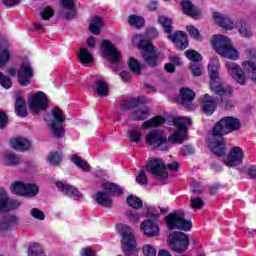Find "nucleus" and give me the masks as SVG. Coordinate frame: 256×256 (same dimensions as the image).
<instances>
[{"label":"nucleus","instance_id":"obj_53","mask_svg":"<svg viewBox=\"0 0 256 256\" xmlns=\"http://www.w3.org/2000/svg\"><path fill=\"white\" fill-rule=\"evenodd\" d=\"M0 85L4 87V89H11L13 86V81L6 75H3V72H0Z\"/></svg>","mask_w":256,"mask_h":256},{"label":"nucleus","instance_id":"obj_12","mask_svg":"<svg viewBox=\"0 0 256 256\" xmlns=\"http://www.w3.org/2000/svg\"><path fill=\"white\" fill-rule=\"evenodd\" d=\"M102 51L112 65H119L121 63V53L111 41H102Z\"/></svg>","mask_w":256,"mask_h":256},{"label":"nucleus","instance_id":"obj_26","mask_svg":"<svg viewBox=\"0 0 256 256\" xmlns=\"http://www.w3.org/2000/svg\"><path fill=\"white\" fill-rule=\"evenodd\" d=\"M145 103H148V100L145 98V96H139L130 100H124L120 104V109L121 111H127V109H135V107H139V105H145Z\"/></svg>","mask_w":256,"mask_h":256},{"label":"nucleus","instance_id":"obj_43","mask_svg":"<svg viewBox=\"0 0 256 256\" xmlns=\"http://www.w3.org/2000/svg\"><path fill=\"white\" fill-rule=\"evenodd\" d=\"M158 22L162 27H164L165 33H171L173 31V21L171 18H168L166 16H160L158 18Z\"/></svg>","mask_w":256,"mask_h":256},{"label":"nucleus","instance_id":"obj_49","mask_svg":"<svg viewBox=\"0 0 256 256\" xmlns=\"http://www.w3.org/2000/svg\"><path fill=\"white\" fill-rule=\"evenodd\" d=\"M130 141L134 143H139L141 141L142 133L139 129H133L128 132Z\"/></svg>","mask_w":256,"mask_h":256},{"label":"nucleus","instance_id":"obj_29","mask_svg":"<svg viewBox=\"0 0 256 256\" xmlns=\"http://www.w3.org/2000/svg\"><path fill=\"white\" fill-rule=\"evenodd\" d=\"M94 200L96 201V203H98V205H101V207H113V200L105 191H98L94 195Z\"/></svg>","mask_w":256,"mask_h":256},{"label":"nucleus","instance_id":"obj_58","mask_svg":"<svg viewBox=\"0 0 256 256\" xmlns=\"http://www.w3.org/2000/svg\"><path fill=\"white\" fill-rule=\"evenodd\" d=\"M136 182L139 185H147L149 181L147 180V175L145 174V171H141L140 174L136 177Z\"/></svg>","mask_w":256,"mask_h":256},{"label":"nucleus","instance_id":"obj_39","mask_svg":"<svg viewBox=\"0 0 256 256\" xmlns=\"http://www.w3.org/2000/svg\"><path fill=\"white\" fill-rule=\"evenodd\" d=\"M19 163H21L19 156H16L11 152H8L4 155V164L8 165V167H16V165H19Z\"/></svg>","mask_w":256,"mask_h":256},{"label":"nucleus","instance_id":"obj_15","mask_svg":"<svg viewBox=\"0 0 256 256\" xmlns=\"http://www.w3.org/2000/svg\"><path fill=\"white\" fill-rule=\"evenodd\" d=\"M243 157V149L239 146H235L230 150L227 158L224 159V163L227 167H237V165H241L243 163Z\"/></svg>","mask_w":256,"mask_h":256},{"label":"nucleus","instance_id":"obj_16","mask_svg":"<svg viewBox=\"0 0 256 256\" xmlns=\"http://www.w3.org/2000/svg\"><path fill=\"white\" fill-rule=\"evenodd\" d=\"M146 142L153 149H159L161 145H165L167 143V137L163 135V132L160 130H153L146 136Z\"/></svg>","mask_w":256,"mask_h":256},{"label":"nucleus","instance_id":"obj_64","mask_svg":"<svg viewBox=\"0 0 256 256\" xmlns=\"http://www.w3.org/2000/svg\"><path fill=\"white\" fill-rule=\"evenodd\" d=\"M82 256H95V251H93L91 248H84L81 252Z\"/></svg>","mask_w":256,"mask_h":256},{"label":"nucleus","instance_id":"obj_6","mask_svg":"<svg viewBox=\"0 0 256 256\" xmlns=\"http://www.w3.org/2000/svg\"><path fill=\"white\" fill-rule=\"evenodd\" d=\"M168 229H180L181 231H191L193 224L185 219V213L181 210L170 213L166 216Z\"/></svg>","mask_w":256,"mask_h":256},{"label":"nucleus","instance_id":"obj_57","mask_svg":"<svg viewBox=\"0 0 256 256\" xmlns=\"http://www.w3.org/2000/svg\"><path fill=\"white\" fill-rule=\"evenodd\" d=\"M126 217H128L129 221H132L133 223H139V213L135 211H128L126 212Z\"/></svg>","mask_w":256,"mask_h":256},{"label":"nucleus","instance_id":"obj_32","mask_svg":"<svg viewBox=\"0 0 256 256\" xmlns=\"http://www.w3.org/2000/svg\"><path fill=\"white\" fill-rule=\"evenodd\" d=\"M102 189H104V191L107 192L108 194L110 193V195H116V197H120V195L123 194L121 186L111 182L103 183Z\"/></svg>","mask_w":256,"mask_h":256},{"label":"nucleus","instance_id":"obj_2","mask_svg":"<svg viewBox=\"0 0 256 256\" xmlns=\"http://www.w3.org/2000/svg\"><path fill=\"white\" fill-rule=\"evenodd\" d=\"M208 72L210 75V89L214 91L216 95H233V87L229 85H223L221 78L219 77V60L212 58L208 65Z\"/></svg>","mask_w":256,"mask_h":256},{"label":"nucleus","instance_id":"obj_9","mask_svg":"<svg viewBox=\"0 0 256 256\" xmlns=\"http://www.w3.org/2000/svg\"><path fill=\"white\" fill-rule=\"evenodd\" d=\"M53 120L50 125V129L57 139H61V137L65 136V127H63V123H65V114H63V110L61 108L56 107L52 110Z\"/></svg>","mask_w":256,"mask_h":256},{"label":"nucleus","instance_id":"obj_25","mask_svg":"<svg viewBox=\"0 0 256 256\" xmlns=\"http://www.w3.org/2000/svg\"><path fill=\"white\" fill-rule=\"evenodd\" d=\"M140 229L144 232V235H147L148 237H157V235H159V225L153 222V220L142 222Z\"/></svg>","mask_w":256,"mask_h":256},{"label":"nucleus","instance_id":"obj_42","mask_svg":"<svg viewBox=\"0 0 256 256\" xmlns=\"http://www.w3.org/2000/svg\"><path fill=\"white\" fill-rule=\"evenodd\" d=\"M126 203L129 207H132V209H141V207H143V200L134 195H129L126 199Z\"/></svg>","mask_w":256,"mask_h":256},{"label":"nucleus","instance_id":"obj_13","mask_svg":"<svg viewBox=\"0 0 256 256\" xmlns=\"http://www.w3.org/2000/svg\"><path fill=\"white\" fill-rule=\"evenodd\" d=\"M209 149L217 155V157H223L227 153V143L221 136H212L208 139Z\"/></svg>","mask_w":256,"mask_h":256},{"label":"nucleus","instance_id":"obj_8","mask_svg":"<svg viewBox=\"0 0 256 256\" xmlns=\"http://www.w3.org/2000/svg\"><path fill=\"white\" fill-rule=\"evenodd\" d=\"M174 125L178 127L179 130L175 131L173 134H171L168 137L169 143H183L185 139H187V134L185 131H187V127H190L191 125V119L188 117H178L174 119Z\"/></svg>","mask_w":256,"mask_h":256},{"label":"nucleus","instance_id":"obj_24","mask_svg":"<svg viewBox=\"0 0 256 256\" xmlns=\"http://www.w3.org/2000/svg\"><path fill=\"white\" fill-rule=\"evenodd\" d=\"M182 10L185 15L193 19L201 17V10L193 5V2L190 0H182Z\"/></svg>","mask_w":256,"mask_h":256},{"label":"nucleus","instance_id":"obj_23","mask_svg":"<svg viewBox=\"0 0 256 256\" xmlns=\"http://www.w3.org/2000/svg\"><path fill=\"white\" fill-rule=\"evenodd\" d=\"M213 19L222 29H226L227 31H231V29H235L236 27L235 22L219 12L213 13Z\"/></svg>","mask_w":256,"mask_h":256},{"label":"nucleus","instance_id":"obj_18","mask_svg":"<svg viewBox=\"0 0 256 256\" xmlns=\"http://www.w3.org/2000/svg\"><path fill=\"white\" fill-rule=\"evenodd\" d=\"M226 67L228 69L229 75L236 80L239 85H245L247 83V78L245 77V73L243 72V69L237 65L235 62H227Z\"/></svg>","mask_w":256,"mask_h":256},{"label":"nucleus","instance_id":"obj_17","mask_svg":"<svg viewBox=\"0 0 256 256\" xmlns=\"http://www.w3.org/2000/svg\"><path fill=\"white\" fill-rule=\"evenodd\" d=\"M246 55L248 57V61L242 63V67L244 71L248 73H252V81L256 83V50L255 49H248L246 50Z\"/></svg>","mask_w":256,"mask_h":256},{"label":"nucleus","instance_id":"obj_62","mask_svg":"<svg viewBox=\"0 0 256 256\" xmlns=\"http://www.w3.org/2000/svg\"><path fill=\"white\" fill-rule=\"evenodd\" d=\"M191 191H192V193H195L196 195H201V193H203V189L201 188V184H199V182L192 183Z\"/></svg>","mask_w":256,"mask_h":256},{"label":"nucleus","instance_id":"obj_55","mask_svg":"<svg viewBox=\"0 0 256 256\" xmlns=\"http://www.w3.org/2000/svg\"><path fill=\"white\" fill-rule=\"evenodd\" d=\"M142 251L145 256H157V249L153 245L147 244L143 246Z\"/></svg>","mask_w":256,"mask_h":256},{"label":"nucleus","instance_id":"obj_36","mask_svg":"<svg viewBox=\"0 0 256 256\" xmlns=\"http://www.w3.org/2000/svg\"><path fill=\"white\" fill-rule=\"evenodd\" d=\"M165 123V117L155 116L154 118L143 122L142 129H150V127H159Z\"/></svg>","mask_w":256,"mask_h":256},{"label":"nucleus","instance_id":"obj_11","mask_svg":"<svg viewBox=\"0 0 256 256\" xmlns=\"http://www.w3.org/2000/svg\"><path fill=\"white\" fill-rule=\"evenodd\" d=\"M47 103V95L43 92H37L36 95L28 102L30 113H33V115H39L41 111H47V108L49 107Z\"/></svg>","mask_w":256,"mask_h":256},{"label":"nucleus","instance_id":"obj_56","mask_svg":"<svg viewBox=\"0 0 256 256\" xmlns=\"http://www.w3.org/2000/svg\"><path fill=\"white\" fill-rule=\"evenodd\" d=\"M31 215L34 219H38L39 221H43L45 219V213L37 208H33L31 210Z\"/></svg>","mask_w":256,"mask_h":256},{"label":"nucleus","instance_id":"obj_30","mask_svg":"<svg viewBox=\"0 0 256 256\" xmlns=\"http://www.w3.org/2000/svg\"><path fill=\"white\" fill-rule=\"evenodd\" d=\"M180 96L182 99V105L184 107H189V105H191V103H193L195 100V93L189 88H181Z\"/></svg>","mask_w":256,"mask_h":256},{"label":"nucleus","instance_id":"obj_59","mask_svg":"<svg viewBox=\"0 0 256 256\" xmlns=\"http://www.w3.org/2000/svg\"><path fill=\"white\" fill-rule=\"evenodd\" d=\"M239 33L240 35H242V37H251V35H253V32H251V28H249L248 26L244 25V26H241L239 28Z\"/></svg>","mask_w":256,"mask_h":256},{"label":"nucleus","instance_id":"obj_52","mask_svg":"<svg viewBox=\"0 0 256 256\" xmlns=\"http://www.w3.org/2000/svg\"><path fill=\"white\" fill-rule=\"evenodd\" d=\"M11 59V52L9 50L5 49L0 53V68L5 67L7 63H9V60Z\"/></svg>","mask_w":256,"mask_h":256},{"label":"nucleus","instance_id":"obj_22","mask_svg":"<svg viewBox=\"0 0 256 256\" xmlns=\"http://www.w3.org/2000/svg\"><path fill=\"white\" fill-rule=\"evenodd\" d=\"M60 5L63 7V10L60 12L63 19H73L75 17V0H61ZM65 9H67V11H65Z\"/></svg>","mask_w":256,"mask_h":256},{"label":"nucleus","instance_id":"obj_44","mask_svg":"<svg viewBox=\"0 0 256 256\" xmlns=\"http://www.w3.org/2000/svg\"><path fill=\"white\" fill-rule=\"evenodd\" d=\"M72 161H73L74 164L77 165V167L82 169V171H86V172L91 171V166L89 165V163H87V161L83 160L79 156L73 155L72 156Z\"/></svg>","mask_w":256,"mask_h":256},{"label":"nucleus","instance_id":"obj_47","mask_svg":"<svg viewBox=\"0 0 256 256\" xmlns=\"http://www.w3.org/2000/svg\"><path fill=\"white\" fill-rule=\"evenodd\" d=\"M63 159V155L59 152H51L48 156V163L50 165H59Z\"/></svg>","mask_w":256,"mask_h":256},{"label":"nucleus","instance_id":"obj_14","mask_svg":"<svg viewBox=\"0 0 256 256\" xmlns=\"http://www.w3.org/2000/svg\"><path fill=\"white\" fill-rule=\"evenodd\" d=\"M33 67H31L30 62H23L20 65V69L18 71V83L22 87H27L29 83H31V79H33Z\"/></svg>","mask_w":256,"mask_h":256},{"label":"nucleus","instance_id":"obj_31","mask_svg":"<svg viewBox=\"0 0 256 256\" xmlns=\"http://www.w3.org/2000/svg\"><path fill=\"white\" fill-rule=\"evenodd\" d=\"M15 113L18 117H27V102L21 96L16 98Z\"/></svg>","mask_w":256,"mask_h":256},{"label":"nucleus","instance_id":"obj_38","mask_svg":"<svg viewBox=\"0 0 256 256\" xmlns=\"http://www.w3.org/2000/svg\"><path fill=\"white\" fill-rule=\"evenodd\" d=\"M128 24L136 29H141V27H145V18L132 14L128 17Z\"/></svg>","mask_w":256,"mask_h":256},{"label":"nucleus","instance_id":"obj_48","mask_svg":"<svg viewBox=\"0 0 256 256\" xmlns=\"http://www.w3.org/2000/svg\"><path fill=\"white\" fill-rule=\"evenodd\" d=\"M186 31H188L190 37H192L193 39H196V41H201L203 39L201 37V33L199 32V29H197L193 25L187 26Z\"/></svg>","mask_w":256,"mask_h":256},{"label":"nucleus","instance_id":"obj_54","mask_svg":"<svg viewBox=\"0 0 256 256\" xmlns=\"http://www.w3.org/2000/svg\"><path fill=\"white\" fill-rule=\"evenodd\" d=\"M190 207L191 209H202L205 207V202L201 198H191L190 199Z\"/></svg>","mask_w":256,"mask_h":256},{"label":"nucleus","instance_id":"obj_1","mask_svg":"<svg viewBox=\"0 0 256 256\" xmlns=\"http://www.w3.org/2000/svg\"><path fill=\"white\" fill-rule=\"evenodd\" d=\"M133 42L139 43L140 49L144 51L142 53V59L148 67H159V64L163 61V54L155 49L153 42L145 40V37L141 34L135 35Z\"/></svg>","mask_w":256,"mask_h":256},{"label":"nucleus","instance_id":"obj_7","mask_svg":"<svg viewBox=\"0 0 256 256\" xmlns=\"http://www.w3.org/2000/svg\"><path fill=\"white\" fill-rule=\"evenodd\" d=\"M168 245L175 253H185L191 245L189 236L181 231L171 232L168 236Z\"/></svg>","mask_w":256,"mask_h":256},{"label":"nucleus","instance_id":"obj_21","mask_svg":"<svg viewBox=\"0 0 256 256\" xmlns=\"http://www.w3.org/2000/svg\"><path fill=\"white\" fill-rule=\"evenodd\" d=\"M203 113L206 115H213L217 109V102H215V98L213 96H209V94H205L201 98V103Z\"/></svg>","mask_w":256,"mask_h":256},{"label":"nucleus","instance_id":"obj_45","mask_svg":"<svg viewBox=\"0 0 256 256\" xmlns=\"http://www.w3.org/2000/svg\"><path fill=\"white\" fill-rule=\"evenodd\" d=\"M128 67L134 75H141V65L139 64V61L135 58H130L128 62Z\"/></svg>","mask_w":256,"mask_h":256},{"label":"nucleus","instance_id":"obj_10","mask_svg":"<svg viewBox=\"0 0 256 256\" xmlns=\"http://www.w3.org/2000/svg\"><path fill=\"white\" fill-rule=\"evenodd\" d=\"M146 169L158 181H165V179L169 177V174L167 173V166H165V162L161 159L150 160L146 164Z\"/></svg>","mask_w":256,"mask_h":256},{"label":"nucleus","instance_id":"obj_60","mask_svg":"<svg viewBox=\"0 0 256 256\" xmlns=\"http://www.w3.org/2000/svg\"><path fill=\"white\" fill-rule=\"evenodd\" d=\"M146 34L149 37L150 41H152V39H157V37H159V31H157V28L155 27H150L147 30Z\"/></svg>","mask_w":256,"mask_h":256},{"label":"nucleus","instance_id":"obj_27","mask_svg":"<svg viewBox=\"0 0 256 256\" xmlns=\"http://www.w3.org/2000/svg\"><path fill=\"white\" fill-rule=\"evenodd\" d=\"M56 187H58L59 191H62V193H65V195H67L68 197H72V199H79L80 197H82L81 192H79L78 190H76L75 187L69 184H65L59 181L56 182Z\"/></svg>","mask_w":256,"mask_h":256},{"label":"nucleus","instance_id":"obj_4","mask_svg":"<svg viewBox=\"0 0 256 256\" xmlns=\"http://www.w3.org/2000/svg\"><path fill=\"white\" fill-rule=\"evenodd\" d=\"M120 235L122 236V250L125 256H137V241L131 227L120 224L118 226Z\"/></svg>","mask_w":256,"mask_h":256},{"label":"nucleus","instance_id":"obj_3","mask_svg":"<svg viewBox=\"0 0 256 256\" xmlns=\"http://www.w3.org/2000/svg\"><path fill=\"white\" fill-rule=\"evenodd\" d=\"M212 46L216 53L221 55V57L231 59L232 61H237V59H239V51L233 47L231 40L227 36H213Z\"/></svg>","mask_w":256,"mask_h":256},{"label":"nucleus","instance_id":"obj_34","mask_svg":"<svg viewBox=\"0 0 256 256\" xmlns=\"http://www.w3.org/2000/svg\"><path fill=\"white\" fill-rule=\"evenodd\" d=\"M151 115V109L148 107L140 108L132 112V119L134 121H145Z\"/></svg>","mask_w":256,"mask_h":256},{"label":"nucleus","instance_id":"obj_5","mask_svg":"<svg viewBox=\"0 0 256 256\" xmlns=\"http://www.w3.org/2000/svg\"><path fill=\"white\" fill-rule=\"evenodd\" d=\"M239 129H241V121L235 117L227 116L216 123L212 135L214 137H223V135H229V133L239 131Z\"/></svg>","mask_w":256,"mask_h":256},{"label":"nucleus","instance_id":"obj_35","mask_svg":"<svg viewBox=\"0 0 256 256\" xmlns=\"http://www.w3.org/2000/svg\"><path fill=\"white\" fill-rule=\"evenodd\" d=\"M101 29H103V19L99 16H95L89 25V30L93 35H99V33H101Z\"/></svg>","mask_w":256,"mask_h":256},{"label":"nucleus","instance_id":"obj_37","mask_svg":"<svg viewBox=\"0 0 256 256\" xmlns=\"http://www.w3.org/2000/svg\"><path fill=\"white\" fill-rule=\"evenodd\" d=\"M78 59L84 65H89V63H93L94 61L93 55H91V52L87 48H80Z\"/></svg>","mask_w":256,"mask_h":256},{"label":"nucleus","instance_id":"obj_46","mask_svg":"<svg viewBox=\"0 0 256 256\" xmlns=\"http://www.w3.org/2000/svg\"><path fill=\"white\" fill-rule=\"evenodd\" d=\"M185 55L187 59H189L190 61H194V63H199V61H203V56H201V54H199V52L195 50L189 49L185 52Z\"/></svg>","mask_w":256,"mask_h":256},{"label":"nucleus","instance_id":"obj_51","mask_svg":"<svg viewBox=\"0 0 256 256\" xmlns=\"http://www.w3.org/2000/svg\"><path fill=\"white\" fill-rule=\"evenodd\" d=\"M25 189L27 192L25 197H35L39 193V187L35 184H26Z\"/></svg>","mask_w":256,"mask_h":256},{"label":"nucleus","instance_id":"obj_63","mask_svg":"<svg viewBox=\"0 0 256 256\" xmlns=\"http://www.w3.org/2000/svg\"><path fill=\"white\" fill-rule=\"evenodd\" d=\"M195 152V150L193 149V147L191 146H183V148L181 149V155L187 156V155H193V153Z\"/></svg>","mask_w":256,"mask_h":256},{"label":"nucleus","instance_id":"obj_33","mask_svg":"<svg viewBox=\"0 0 256 256\" xmlns=\"http://www.w3.org/2000/svg\"><path fill=\"white\" fill-rule=\"evenodd\" d=\"M94 93L99 97H107L109 95V85L104 80H98L95 83Z\"/></svg>","mask_w":256,"mask_h":256},{"label":"nucleus","instance_id":"obj_20","mask_svg":"<svg viewBox=\"0 0 256 256\" xmlns=\"http://www.w3.org/2000/svg\"><path fill=\"white\" fill-rule=\"evenodd\" d=\"M168 39L172 41L180 51H183L189 47V40H187V34L183 31H178L173 35H169Z\"/></svg>","mask_w":256,"mask_h":256},{"label":"nucleus","instance_id":"obj_28","mask_svg":"<svg viewBox=\"0 0 256 256\" xmlns=\"http://www.w3.org/2000/svg\"><path fill=\"white\" fill-rule=\"evenodd\" d=\"M10 147L16 151H27L31 148V142L23 137H15L10 140Z\"/></svg>","mask_w":256,"mask_h":256},{"label":"nucleus","instance_id":"obj_50","mask_svg":"<svg viewBox=\"0 0 256 256\" xmlns=\"http://www.w3.org/2000/svg\"><path fill=\"white\" fill-rule=\"evenodd\" d=\"M53 15H55V12L50 6H47L40 12V17L41 19H43V21H49V19L52 18Z\"/></svg>","mask_w":256,"mask_h":256},{"label":"nucleus","instance_id":"obj_19","mask_svg":"<svg viewBox=\"0 0 256 256\" xmlns=\"http://www.w3.org/2000/svg\"><path fill=\"white\" fill-rule=\"evenodd\" d=\"M21 203L17 200H9L5 189L0 188V211H13V209H19Z\"/></svg>","mask_w":256,"mask_h":256},{"label":"nucleus","instance_id":"obj_40","mask_svg":"<svg viewBox=\"0 0 256 256\" xmlns=\"http://www.w3.org/2000/svg\"><path fill=\"white\" fill-rule=\"evenodd\" d=\"M26 184L22 182H14L11 184V191L14 193V195H20L21 197H25L27 195L26 192Z\"/></svg>","mask_w":256,"mask_h":256},{"label":"nucleus","instance_id":"obj_41","mask_svg":"<svg viewBox=\"0 0 256 256\" xmlns=\"http://www.w3.org/2000/svg\"><path fill=\"white\" fill-rule=\"evenodd\" d=\"M28 256H46L45 251H43V246L39 243H33L29 246Z\"/></svg>","mask_w":256,"mask_h":256},{"label":"nucleus","instance_id":"obj_61","mask_svg":"<svg viewBox=\"0 0 256 256\" xmlns=\"http://www.w3.org/2000/svg\"><path fill=\"white\" fill-rule=\"evenodd\" d=\"M6 225H17L19 223V218L15 215H8L5 217Z\"/></svg>","mask_w":256,"mask_h":256}]
</instances>
